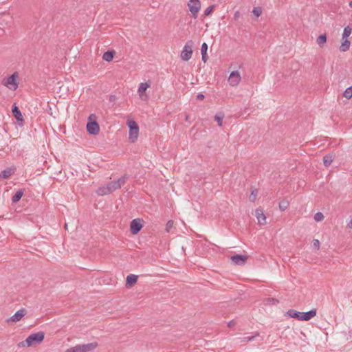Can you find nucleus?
<instances>
[{
  "instance_id": "1",
  "label": "nucleus",
  "mask_w": 352,
  "mask_h": 352,
  "mask_svg": "<svg viewBox=\"0 0 352 352\" xmlns=\"http://www.w3.org/2000/svg\"><path fill=\"white\" fill-rule=\"evenodd\" d=\"M317 314L316 309H311L309 311L306 312H300L295 309H289L287 311V315L289 318H296L300 321H308L310 319L315 317Z\"/></svg>"
},
{
  "instance_id": "2",
  "label": "nucleus",
  "mask_w": 352,
  "mask_h": 352,
  "mask_svg": "<svg viewBox=\"0 0 352 352\" xmlns=\"http://www.w3.org/2000/svg\"><path fill=\"white\" fill-rule=\"evenodd\" d=\"M45 338V333L43 331L30 334L24 341L18 344L19 347H30L41 343Z\"/></svg>"
},
{
  "instance_id": "3",
  "label": "nucleus",
  "mask_w": 352,
  "mask_h": 352,
  "mask_svg": "<svg viewBox=\"0 0 352 352\" xmlns=\"http://www.w3.org/2000/svg\"><path fill=\"white\" fill-rule=\"evenodd\" d=\"M127 125L129 128V140L131 143L135 142L139 135V126L134 120H129Z\"/></svg>"
},
{
  "instance_id": "4",
  "label": "nucleus",
  "mask_w": 352,
  "mask_h": 352,
  "mask_svg": "<svg viewBox=\"0 0 352 352\" xmlns=\"http://www.w3.org/2000/svg\"><path fill=\"white\" fill-rule=\"evenodd\" d=\"M193 45L194 43L191 40H189L186 43L180 54L182 60L184 61H188L191 58Z\"/></svg>"
},
{
  "instance_id": "5",
  "label": "nucleus",
  "mask_w": 352,
  "mask_h": 352,
  "mask_svg": "<svg viewBox=\"0 0 352 352\" xmlns=\"http://www.w3.org/2000/svg\"><path fill=\"white\" fill-rule=\"evenodd\" d=\"M188 7L193 18L196 19L198 12L201 9V2L199 0H189Z\"/></svg>"
},
{
  "instance_id": "6",
  "label": "nucleus",
  "mask_w": 352,
  "mask_h": 352,
  "mask_svg": "<svg viewBox=\"0 0 352 352\" xmlns=\"http://www.w3.org/2000/svg\"><path fill=\"white\" fill-rule=\"evenodd\" d=\"M94 114L89 115V135H98L100 132V126L96 120Z\"/></svg>"
},
{
  "instance_id": "7",
  "label": "nucleus",
  "mask_w": 352,
  "mask_h": 352,
  "mask_svg": "<svg viewBox=\"0 0 352 352\" xmlns=\"http://www.w3.org/2000/svg\"><path fill=\"white\" fill-rule=\"evenodd\" d=\"M18 74L16 72L10 76L3 82V85L10 89L16 90L18 88Z\"/></svg>"
},
{
  "instance_id": "8",
  "label": "nucleus",
  "mask_w": 352,
  "mask_h": 352,
  "mask_svg": "<svg viewBox=\"0 0 352 352\" xmlns=\"http://www.w3.org/2000/svg\"><path fill=\"white\" fill-rule=\"evenodd\" d=\"M143 220L140 218L133 219L130 223V230L132 234H137L142 228Z\"/></svg>"
},
{
  "instance_id": "9",
  "label": "nucleus",
  "mask_w": 352,
  "mask_h": 352,
  "mask_svg": "<svg viewBox=\"0 0 352 352\" xmlns=\"http://www.w3.org/2000/svg\"><path fill=\"white\" fill-rule=\"evenodd\" d=\"M126 179V177L123 176L117 180L112 181V182L108 183L107 185H108V187H109L111 192L117 189L120 188L121 186L125 183Z\"/></svg>"
},
{
  "instance_id": "10",
  "label": "nucleus",
  "mask_w": 352,
  "mask_h": 352,
  "mask_svg": "<svg viewBox=\"0 0 352 352\" xmlns=\"http://www.w3.org/2000/svg\"><path fill=\"white\" fill-rule=\"evenodd\" d=\"M241 80V75L238 71H233L230 73L228 81L232 87L237 86Z\"/></svg>"
},
{
  "instance_id": "11",
  "label": "nucleus",
  "mask_w": 352,
  "mask_h": 352,
  "mask_svg": "<svg viewBox=\"0 0 352 352\" xmlns=\"http://www.w3.org/2000/svg\"><path fill=\"white\" fill-rule=\"evenodd\" d=\"M230 260L236 265H243L248 260V256L243 254H236L232 256Z\"/></svg>"
},
{
  "instance_id": "12",
  "label": "nucleus",
  "mask_w": 352,
  "mask_h": 352,
  "mask_svg": "<svg viewBox=\"0 0 352 352\" xmlns=\"http://www.w3.org/2000/svg\"><path fill=\"white\" fill-rule=\"evenodd\" d=\"M27 311L25 309H21L17 311L12 317L6 320L7 322H16L21 320V318L26 314Z\"/></svg>"
},
{
  "instance_id": "13",
  "label": "nucleus",
  "mask_w": 352,
  "mask_h": 352,
  "mask_svg": "<svg viewBox=\"0 0 352 352\" xmlns=\"http://www.w3.org/2000/svg\"><path fill=\"white\" fill-rule=\"evenodd\" d=\"M255 215L259 225H265L266 223V217L262 209H256L255 211Z\"/></svg>"
},
{
  "instance_id": "14",
  "label": "nucleus",
  "mask_w": 352,
  "mask_h": 352,
  "mask_svg": "<svg viewBox=\"0 0 352 352\" xmlns=\"http://www.w3.org/2000/svg\"><path fill=\"white\" fill-rule=\"evenodd\" d=\"M88 344L76 345L65 351V352H87Z\"/></svg>"
},
{
  "instance_id": "15",
  "label": "nucleus",
  "mask_w": 352,
  "mask_h": 352,
  "mask_svg": "<svg viewBox=\"0 0 352 352\" xmlns=\"http://www.w3.org/2000/svg\"><path fill=\"white\" fill-rule=\"evenodd\" d=\"M15 168H8L0 173V179H8L14 173Z\"/></svg>"
},
{
  "instance_id": "16",
  "label": "nucleus",
  "mask_w": 352,
  "mask_h": 352,
  "mask_svg": "<svg viewBox=\"0 0 352 352\" xmlns=\"http://www.w3.org/2000/svg\"><path fill=\"white\" fill-rule=\"evenodd\" d=\"M151 86L150 81L146 82H141L138 89V92L140 97H142L143 93Z\"/></svg>"
},
{
  "instance_id": "17",
  "label": "nucleus",
  "mask_w": 352,
  "mask_h": 352,
  "mask_svg": "<svg viewBox=\"0 0 352 352\" xmlns=\"http://www.w3.org/2000/svg\"><path fill=\"white\" fill-rule=\"evenodd\" d=\"M351 46V42L348 40V38H342V43L340 46V52H346L349 50Z\"/></svg>"
},
{
  "instance_id": "18",
  "label": "nucleus",
  "mask_w": 352,
  "mask_h": 352,
  "mask_svg": "<svg viewBox=\"0 0 352 352\" xmlns=\"http://www.w3.org/2000/svg\"><path fill=\"white\" fill-rule=\"evenodd\" d=\"M12 111L17 121H23V116L21 114V111L19 110L18 107H16L15 104L12 107Z\"/></svg>"
},
{
  "instance_id": "19",
  "label": "nucleus",
  "mask_w": 352,
  "mask_h": 352,
  "mask_svg": "<svg viewBox=\"0 0 352 352\" xmlns=\"http://www.w3.org/2000/svg\"><path fill=\"white\" fill-rule=\"evenodd\" d=\"M114 55H115V51L108 50L103 54L102 59L107 62H110L113 60Z\"/></svg>"
},
{
  "instance_id": "20",
  "label": "nucleus",
  "mask_w": 352,
  "mask_h": 352,
  "mask_svg": "<svg viewBox=\"0 0 352 352\" xmlns=\"http://www.w3.org/2000/svg\"><path fill=\"white\" fill-rule=\"evenodd\" d=\"M96 192L98 195L103 196V195L111 193V191L108 187V185L106 184L102 187L98 188Z\"/></svg>"
},
{
  "instance_id": "21",
  "label": "nucleus",
  "mask_w": 352,
  "mask_h": 352,
  "mask_svg": "<svg viewBox=\"0 0 352 352\" xmlns=\"http://www.w3.org/2000/svg\"><path fill=\"white\" fill-rule=\"evenodd\" d=\"M138 280V276L135 274H129L126 276V286H131L135 283Z\"/></svg>"
},
{
  "instance_id": "22",
  "label": "nucleus",
  "mask_w": 352,
  "mask_h": 352,
  "mask_svg": "<svg viewBox=\"0 0 352 352\" xmlns=\"http://www.w3.org/2000/svg\"><path fill=\"white\" fill-rule=\"evenodd\" d=\"M23 193H24V191H23V190H21V189L16 191V192L12 197V201L13 203L18 202L21 199Z\"/></svg>"
},
{
  "instance_id": "23",
  "label": "nucleus",
  "mask_w": 352,
  "mask_h": 352,
  "mask_svg": "<svg viewBox=\"0 0 352 352\" xmlns=\"http://www.w3.org/2000/svg\"><path fill=\"white\" fill-rule=\"evenodd\" d=\"M279 302V300L275 298H267L264 300L265 305H275Z\"/></svg>"
},
{
  "instance_id": "24",
  "label": "nucleus",
  "mask_w": 352,
  "mask_h": 352,
  "mask_svg": "<svg viewBox=\"0 0 352 352\" xmlns=\"http://www.w3.org/2000/svg\"><path fill=\"white\" fill-rule=\"evenodd\" d=\"M333 160V157L331 155H327L323 157L324 165L327 167L329 166Z\"/></svg>"
},
{
  "instance_id": "25",
  "label": "nucleus",
  "mask_w": 352,
  "mask_h": 352,
  "mask_svg": "<svg viewBox=\"0 0 352 352\" xmlns=\"http://www.w3.org/2000/svg\"><path fill=\"white\" fill-rule=\"evenodd\" d=\"M318 45L320 47L323 46L324 44L327 42V36L326 34L320 35L316 40Z\"/></svg>"
},
{
  "instance_id": "26",
  "label": "nucleus",
  "mask_w": 352,
  "mask_h": 352,
  "mask_svg": "<svg viewBox=\"0 0 352 352\" xmlns=\"http://www.w3.org/2000/svg\"><path fill=\"white\" fill-rule=\"evenodd\" d=\"M352 32V28L349 26H346L344 28L342 38H348Z\"/></svg>"
},
{
  "instance_id": "27",
  "label": "nucleus",
  "mask_w": 352,
  "mask_h": 352,
  "mask_svg": "<svg viewBox=\"0 0 352 352\" xmlns=\"http://www.w3.org/2000/svg\"><path fill=\"white\" fill-rule=\"evenodd\" d=\"M224 118V115L222 113H219L214 116V120L217 122L218 126H221L223 123L222 120Z\"/></svg>"
},
{
  "instance_id": "28",
  "label": "nucleus",
  "mask_w": 352,
  "mask_h": 352,
  "mask_svg": "<svg viewBox=\"0 0 352 352\" xmlns=\"http://www.w3.org/2000/svg\"><path fill=\"white\" fill-rule=\"evenodd\" d=\"M343 96L346 99H350L352 98V86L346 88L344 91Z\"/></svg>"
},
{
  "instance_id": "29",
  "label": "nucleus",
  "mask_w": 352,
  "mask_h": 352,
  "mask_svg": "<svg viewBox=\"0 0 352 352\" xmlns=\"http://www.w3.org/2000/svg\"><path fill=\"white\" fill-rule=\"evenodd\" d=\"M258 336H259V333H256L254 336L243 337L241 338V342H251V341H253L255 339V338Z\"/></svg>"
},
{
  "instance_id": "30",
  "label": "nucleus",
  "mask_w": 352,
  "mask_h": 352,
  "mask_svg": "<svg viewBox=\"0 0 352 352\" xmlns=\"http://www.w3.org/2000/svg\"><path fill=\"white\" fill-rule=\"evenodd\" d=\"M324 217L323 214L320 212H318L314 214V219L316 222L322 221L324 219Z\"/></svg>"
},
{
  "instance_id": "31",
  "label": "nucleus",
  "mask_w": 352,
  "mask_h": 352,
  "mask_svg": "<svg viewBox=\"0 0 352 352\" xmlns=\"http://www.w3.org/2000/svg\"><path fill=\"white\" fill-rule=\"evenodd\" d=\"M288 207V202L282 201L279 203V208L281 211H285Z\"/></svg>"
},
{
  "instance_id": "32",
  "label": "nucleus",
  "mask_w": 352,
  "mask_h": 352,
  "mask_svg": "<svg viewBox=\"0 0 352 352\" xmlns=\"http://www.w3.org/2000/svg\"><path fill=\"white\" fill-rule=\"evenodd\" d=\"M173 221H172V220L168 221L166 224V227H165L166 232H170V231L173 228Z\"/></svg>"
},
{
  "instance_id": "33",
  "label": "nucleus",
  "mask_w": 352,
  "mask_h": 352,
  "mask_svg": "<svg viewBox=\"0 0 352 352\" xmlns=\"http://www.w3.org/2000/svg\"><path fill=\"white\" fill-rule=\"evenodd\" d=\"M257 193H258L257 190L254 189V190H252L251 195L250 196V201H252V202L255 201L256 196H257Z\"/></svg>"
},
{
  "instance_id": "34",
  "label": "nucleus",
  "mask_w": 352,
  "mask_h": 352,
  "mask_svg": "<svg viewBox=\"0 0 352 352\" xmlns=\"http://www.w3.org/2000/svg\"><path fill=\"white\" fill-rule=\"evenodd\" d=\"M214 6H208L205 10H204V15L208 16L209 15L213 10Z\"/></svg>"
},
{
  "instance_id": "35",
  "label": "nucleus",
  "mask_w": 352,
  "mask_h": 352,
  "mask_svg": "<svg viewBox=\"0 0 352 352\" xmlns=\"http://www.w3.org/2000/svg\"><path fill=\"white\" fill-rule=\"evenodd\" d=\"M252 12L256 17H258L261 14V10L259 8H254Z\"/></svg>"
},
{
  "instance_id": "36",
  "label": "nucleus",
  "mask_w": 352,
  "mask_h": 352,
  "mask_svg": "<svg viewBox=\"0 0 352 352\" xmlns=\"http://www.w3.org/2000/svg\"><path fill=\"white\" fill-rule=\"evenodd\" d=\"M207 50H208V45L206 43H204L201 47V53L206 54H207Z\"/></svg>"
},
{
  "instance_id": "37",
  "label": "nucleus",
  "mask_w": 352,
  "mask_h": 352,
  "mask_svg": "<svg viewBox=\"0 0 352 352\" xmlns=\"http://www.w3.org/2000/svg\"><path fill=\"white\" fill-rule=\"evenodd\" d=\"M313 247L317 250L320 248V241L318 239L313 240Z\"/></svg>"
},
{
  "instance_id": "38",
  "label": "nucleus",
  "mask_w": 352,
  "mask_h": 352,
  "mask_svg": "<svg viewBox=\"0 0 352 352\" xmlns=\"http://www.w3.org/2000/svg\"><path fill=\"white\" fill-rule=\"evenodd\" d=\"M98 346L97 342H93L89 343V351L95 349Z\"/></svg>"
},
{
  "instance_id": "39",
  "label": "nucleus",
  "mask_w": 352,
  "mask_h": 352,
  "mask_svg": "<svg viewBox=\"0 0 352 352\" xmlns=\"http://www.w3.org/2000/svg\"><path fill=\"white\" fill-rule=\"evenodd\" d=\"M204 98H205V96H204L203 94H197V98L198 100H204Z\"/></svg>"
},
{
  "instance_id": "40",
  "label": "nucleus",
  "mask_w": 352,
  "mask_h": 352,
  "mask_svg": "<svg viewBox=\"0 0 352 352\" xmlns=\"http://www.w3.org/2000/svg\"><path fill=\"white\" fill-rule=\"evenodd\" d=\"M201 58H202V60L206 63L207 61V54H201Z\"/></svg>"
},
{
  "instance_id": "41",
  "label": "nucleus",
  "mask_w": 352,
  "mask_h": 352,
  "mask_svg": "<svg viewBox=\"0 0 352 352\" xmlns=\"http://www.w3.org/2000/svg\"><path fill=\"white\" fill-rule=\"evenodd\" d=\"M234 325H235V322H234V321H233V320H231V321H230V322L228 323V326L229 327H234Z\"/></svg>"
},
{
  "instance_id": "42",
  "label": "nucleus",
  "mask_w": 352,
  "mask_h": 352,
  "mask_svg": "<svg viewBox=\"0 0 352 352\" xmlns=\"http://www.w3.org/2000/svg\"><path fill=\"white\" fill-rule=\"evenodd\" d=\"M348 227L351 229H352V217L350 219V221L348 223Z\"/></svg>"
},
{
  "instance_id": "43",
  "label": "nucleus",
  "mask_w": 352,
  "mask_h": 352,
  "mask_svg": "<svg viewBox=\"0 0 352 352\" xmlns=\"http://www.w3.org/2000/svg\"><path fill=\"white\" fill-rule=\"evenodd\" d=\"M188 119H189V116H188V115H186V118H185V120H186V121H188Z\"/></svg>"
},
{
  "instance_id": "44",
  "label": "nucleus",
  "mask_w": 352,
  "mask_h": 352,
  "mask_svg": "<svg viewBox=\"0 0 352 352\" xmlns=\"http://www.w3.org/2000/svg\"><path fill=\"white\" fill-rule=\"evenodd\" d=\"M349 6H350L351 8H352V1H351L349 2Z\"/></svg>"
},
{
  "instance_id": "45",
  "label": "nucleus",
  "mask_w": 352,
  "mask_h": 352,
  "mask_svg": "<svg viewBox=\"0 0 352 352\" xmlns=\"http://www.w3.org/2000/svg\"><path fill=\"white\" fill-rule=\"evenodd\" d=\"M86 129L88 131V122L86 124Z\"/></svg>"
},
{
  "instance_id": "46",
  "label": "nucleus",
  "mask_w": 352,
  "mask_h": 352,
  "mask_svg": "<svg viewBox=\"0 0 352 352\" xmlns=\"http://www.w3.org/2000/svg\"><path fill=\"white\" fill-rule=\"evenodd\" d=\"M65 228L67 229V224H65Z\"/></svg>"
}]
</instances>
